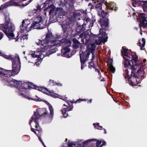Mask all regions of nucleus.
I'll return each instance as SVG.
<instances>
[{"label": "nucleus", "mask_w": 147, "mask_h": 147, "mask_svg": "<svg viewBox=\"0 0 147 147\" xmlns=\"http://www.w3.org/2000/svg\"><path fill=\"white\" fill-rule=\"evenodd\" d=\"M100 24L101 25V29L100 30V34L98 35H94L92 34H89L88 31L83 32L80 35L82 41L83 43L86 45L87 49L84 52L80 53V57L81 63V69H83L85 66L84 63L88 60L90 53L92 54V59L94 58L93 53L95 47V44L99 45L102 42H107L108 37L106 34L105 30L107 29L108 27V20L106 18L105 20H100Z\"/></svg>", "instance_id": "f257e3e1"}, {"label": "nucleus", "mask_w": 147, "mask_h": 147, "mask_svg": "<svg viewBox=\"0 0 147 147\" xmlns=\"http://www.w3.org/2000/svg\"><path fill=\"white\" fill-rule=\"evenodd\" d=\"M12 62V70H7L0 68V77L2 80L7 81L9 84L8 85L14 86L16 87V92L18 94L25 97L29 100L32 98L28 95H25V93L28 89L30 88L29 84L24 82L17 81L13 80L9 76H13L18 74L20 70L21 67L20 58L18 55H16Z\"/></svg>", "instance_id": "f03ea898"}, {"label": "nucleus", "mask_w": 147, "mask_h": 147, "mask_svg": "<svg viewBox=\"0 0 147 147\" xmlns=\"http://www.w3.org/2000/svg\"><path fill=\"white\" fill-rule=\"evenodd\" d=\"M53 37L51 33L48 32L46 35L45 38L42 40H39V42H36L38 45L40 44V47H37L35 51L30 52L28 54L30 57H32V59L36 58L38 60L35 63L37 66L40 64L42 59L45 55L49 56L57 51V49L56 47L53 49L52 48L55 45L60 44V41H54L50 40Z\"/></svg>", "instance_id": "7ed1b4c3"}, {"label": "nucleus", "mask_w": 147, "mask_h": 147, "mask_svg": "<svg viewBox=\"0 0 147 147\" xmlns=\"http://www.w3.org/2000/svg\"><path fill=\"white\" fill-rule=\"evenodd\" d=\"M122 53L124 59V67L129 68L127 70H129V69L131 71H135L138 75L142 77L144 73L145 68L140 61L138 60V57L135 53L129 50L125 47H122Z\"/></svg>", "instance_id": "20e7f679"}, {"label": "nucleus", "mask_w": 147, "mask_h": 147, "mask_svg": "<svg viewBox=\"0 0 147 147\" xmlns=\"http://www.w3.org/2000/svg\"><path fill=\"white\" fill-rule=\"evenodd\" d=\"M33 88L41 91L42 92L54 98H59L65 101L66 103L63 105V106L67 107L64 108L61 110V113L64 118H66L68 116V114L67 113V111H71L73 108L72 104L74 102L72 101L67 100V97L65 96H61L58 94L54 93L52 91L48 90L47 88L44 87H38L36 85H33Z\"/></svg>", "instance_id": "39448f33"}, {"label": "nucleus", "mask_w": 147, "mask_h": 147, "mask_svg": "<svg viewBox=\"0 0 147 147\" xmlns=\"http://www.w3.org/2000/svg\"><path fill=\"white\" fill-rule=\"evenodd\" d=\"M5 19L7 24H0V28L2 30L6 36L9 38V40L15 39L16 40V42L18 41V36H17L16 38L13 32L15 29L14 26L9 23L10 19L8 17H5Z\"/></svg>", "instance_id": "423d86ee"}, {"label": "nucleus", "mask_w": 147, "mask_h": 147, "mask_svg": "<svg viewBox=\"0 0 147 147\" xmlns=\"http://www.w3.org/2000/svg\"><path fill=\"white\" fill-rule=\"evenodd\" d=\"M53 37L50 40H53L54 41H60V44L55 45L54 47H53L52 49L56 47L57 48V46H60L61 45H64L65 46L64 47L61 49V53H62V56L63 57H66L67 58H69L71 57L72 56V55L71 53L69 52L70 51V49L69 48V47L71 45V42L69 40H66L65 39H63L61 40H53Z\"/></svg>", "instance_id": "0eeeda50"}, {"label": "nucleus", "mask_w": 147, "mask_h": 147, "mask_svg": "<svg viewBox=\"0 0 147 147\" xmlns=\"http://www.w3.org/2000/svg\"><path fill=\"white\" fill-rule=\"evenodd\" d=\"M48 112L45 108L39 109L36 111L34 112V115L30 120L29 124L31 127V131L37 135V134L36 132L33 128H32V126L34 127V125H35V127L36 129L37 128L38 125L36 122V120L39 118L40 115L42 116H44Z\"/></svg>", "instance_id": "6e6552de"}, {"label": "nucleus", "mask_w": 147, "mask_h": 147, "mask_svg": "<svg viewBox=\"0 0 147 147\" xmlns=\"http://www.w3.org/2000/svg\"><path fill=\"white\" fill-rule=\"evenodd\" d=\"M144 75L141 77L137 74L136 71H131L129 69V70H126L125 76L126 78H128V81H131L130 84L132 86H134L136 85L144 78Z\"/></svg>", "instance_id": "1a4fd4ad"}, {"label": "nucleus", "mask_w": 147, "mask_h": 147, "mask_svg": "<svg viewBox=\"0 0 147 147\" xmlns=\"http://www.w3.org/2000/svg\"><path fill=\"white\" fill-rule=\"evenodd\" d=\"M88 143L91 144H96V147H102L103 145H105L106 142L103 140L97 141L96 139H91L87 140L83 143V146L87 144Z\"/></svg>", "instance_id": "9d476101"}, {"label": "nucleus", "mask_w": 147, "mask_h": 147, "mask_svg": "<svg viewBox=\"0 0 147 147\" xmlns=\"http://www.w3.org/2000/svg\"><path fill=\"white\" fill-rule=\"evenodd\" d=\"M30 22L28 20H24L22 22V24L20 26V29L22 32L26 33L30 30L29 27Z\"/></svg>", "instance_id": "9b49d317"}, {"label": "nucleus", "mask_w": 147, "mask_h": 147, "mask_svg": "<svg viewBox=\"0 0 147 147\" xmlns=\"http://www.w3.org/2000/svg\"><path fill=\"white\" fill-rule=\"evenodd\" d=\"M55 6L52 4L51 5H48L47 7L46 10L49 9V14L52 16H54L57 14H59V11H60L59 8H57L55 9Z\"/></svg>", "instance_id": "f8f14e48"}, {"label": "nucleus", "mask_w": 147, "mask_h": 147, "mask_svg": "<svg viewBox=\"0 0 147 147\" xmlns=\"http://www.w3.org/2000/svg\"><path fill=\"white\" fill-rule=\"evenodd\" d=\"M29 27L30 30L34 29H42L45 26L44 25L42 26L40 24H39L38 22H36L34 21L32 24L31 26L29 24Z\"/></svg>", "instance_id": "ddd939ff"}, {"label": "nucleus", "mask_w": 147, "mask_h": 147, "mask_svg": "<svg viewBox=\"0 0 147 147\" xmlns=\"http://www.w3.org/2000/svg\"><path fill=\"white\" fill-rule=\"evenodd\" d=\"M105 4L106 5V7L110 10L112 9L116 11L117 9V7L116 6L115 4L113 2H111L108 3L106 1Z\"/></svg>", "instance_id": "4468645a"}, {"label": "nucleus", "mask_w": 147, "mask_h": 147, "mask_svg": "<svg viewBox=\"0 0 147 147\" xmlns=\"http://www.w3.org/2000/svg\"><path fill=\"white\" fill-rule=\"evenodd\" d=\"M3 37V34L0 32V40H1ZM0 56H2L4 58L7 59H13V58L11 55H7L5 54L2 53L0 51Z\"/></svg>", "instance_id": "2eb2a0df"}, {"label": "nucleus", "mask_w": 147, "mask_h": 147, "mask_svg": "<svg viewBox=\"0 0 147 147\" xmlns=\"http://www.w3.org/2000/svg\"><path fill=\"white\" fill-rule=\"evenodd\" d=\"M16 5V4L15 2L13 0H11L1 5L2 7H3L4 9L8 7Z\"/></svg>", "instance_id": "dca6fc26"}, {"label": "nucleus", "mask_w": 147, "mask_h": 147, "mask_svg": "<svg viewBox=\"0 0 147 147\" xmlns=\"http://www.w3.org/2000/svg\"><path fill=\"white\" fill-rule=\"evenodd\" d=\"M141 18L142 25L143 27H145L147 25V20L145 18V15L144 13H141L139 15Z\"/></svg>", "instance_id": "f3484780"}, {"label": "nucleus", "mask_w": 147, "mask_h": 147, "mask_svg": "<svg viewBox=\"0 0 147 147\" xmlns=\"http://www.w3.org/2000/svg\"><path fill=\"white\" fill-rule=\"evenodd\" d=\"M33 20H34V21L36 22H38L39 24H40L42 26L43 25H44L45 26V24L43 23V20H42V17L40 16H36L34 18H32Z\"/></svg>", "instance_id": "a211bd4d"}, {"label": "nucleus", "mask_w": 147, "mask_h": 147, "mask_svg": "<svg viewBox=\"0 0 147 147\" xmlns=\"http://www.w3.org/2000/svg\"><path fill=\"white\" fill-rule=\"evenodd\" d=\"M45 102L49 106V109L50 111V117L52 118L54 115V111L51 105L47 101H45Z\"/></svg>", "instance_id": "6ab92c4d"}, {"label": "nucleus", "mask_w": 147, "mask_h": 147, "mask_svg": "<svg viewBox=\"0 0 147 147\" xmlns=\"http://www.w3.org/2000/svg\"><path fill=\"white\" fill-rule=\"evenodd\" d=\"M41 11V9L39 5H38L37 6V9L31 10L30 13V14L33 15L35 17L36 16V14L40 12Z\"/></svg>", "instance_id": "aec40b11"}, {"label": "nucleus", "mask_w": 147, "mask_h": 147, "mask_svg": "<svg viewBox=\"0 0 147 147\" xmlns=\"http://www.w3.org/2000/svg\"><path fill=\"white\" fill-rule=\"evenodd\" d=\"M138 45H139L140 47L141 50H144V49L142 48L145 45V40L144 38H142L141 40H140L139 41Z\"/></svg>", "instance_id": "412c9836"}, {"label": "nucleus", "mask_w": 147, "mask_h": 147, "mask_svg": "<svg viewBox=\"0 0 147 147\" xmlns=\"http://www.w3.org/2000/svg\"><path fill=\"white\" fill-rule=\"evenodd\" d=\"M97 11L98 16L103 18L108 14L107 12L104 13V11L102 10L101 7L100 8L99 10H97Z\"/></svg>", "instance_id": "4be33fe9"}, {"label": "nucleus", "mask_w": 147, "mask_h": 147, "mask_svg": "<svg viewBox=\"0 0 147 147\" xmlns=\"http://www.w3.org/2000/svg\"><path fill=\"white\" fill-rule=\"evenodd\" d=\"M74 43L73 47L75 49H77L80 44V42L77 39H74L73 40Z\"/></svg>", "instance_id": "5701e85b"}, {"label": "nucleus", "mask_w": 147, "mask_h": 147, "mask_svg": "<svg viewBox=\"0 0 147 147\" xmlns=\"http://www.w3.org/2000/svg\"><path fill=\"white\" fill-rule=\"evenodd\" d=\"M28 35L27 34H22L21 35L20 40L22 42L24 41L25 40H27L28 39L27 37Z\"/></svg>", "instance_id": "b1692460"}, {"label": "nucleus", "mask_w": 147, "mask_h": 147, "mask_svg": "<svg viewBox=\"0 0 147 147\" xmlns=\"http://www.w3.org/2000/svg\"><path fill=\"white\" fill-rule=\"evenodd\" d=\"M105 1H103V2H98V0L97 2L98 3V4L96 5V6H95V7L97 9V10H100V8L101 7L102 8V3H104Z\"/></svg>", "instance_id": "393cba45"}, {"label": "nucleus", "mask_w": 147, "mask_h": 147, "mask_svg": "<svg viewBox=\"0 0 147 147\" xmlns=\"http://www.w3.org/2000/svg\"><path fill=\"white\" fill-rule=\"evenodd\" d=\"M93 125L96 128L98 129L101 130L102 129V127L100 126L98 123H94L93 124Z\"/></svg>", "instance_id": "a878e982"}, {"label": "nucleus", "mask_w": 147, "mask_h": 147, "mask_svg": "<svg viewBox=\"0 0 147 147\" xmlns=\"http://www.w3.org/2000/svg\"><path fill=\"white\" fill-rule=\"evenodd\" d=\"M110 71L113 73H114L115 71V68L112 65H110L109 67Z\"/></svg>", "instance_id": "bb28decb"}, {"label": "nucleus", "mask_w": 147, "mask_h": 147, "mask_svg": "<svg viewBox=\"0 0 147 147\" xmlns=\"http://www.w3.org/2000/svg\"><path fill=\"white\" fill-rule=\"evenodd\" d=\"M68 144L69 147H74V146H76V144L74 142L71 141H69Z\"/></svg>", "instance_id": "cd10ccee"}, {"label": "nucleus", "mask_w": 147, "mask_h": 147, "mask_svg": "<svg viewBox=\"0 0 147 147\" xmlns=\"http://www.w3.org/2000/svg\"><path fill=\"white\" fill-rule=\"evenodd\" d=\"M49 84L51 86H54L56 85V82L53 80H50L49 81Z\"/></svg>", "instance_id": "c85d7f7f"}, {"label": "nucleus", "mask_w": 147, "mask_h": 147, "mask_svg": "<svg viewBox=\"0 0 147 147\" xmlns=\"http://www.w3.org/2000/svg\"><path fill=\"white\" fill-rule=\"evenodd\" d=\"M86 100L85 99H79L78 100L74 101V103H77V102H80L81 101H86Z\"/></svg>", "instance_id": "c756f323"}, {"label": "nucleus", "mask_w": 147, "mask_h": 147, "mask_svg": "<svg viewBox=\"0 0 147 147\" xmlns=\"http://www.w3.org/2000/svg\"><path fill=\"white\" fill-rule=\"evenodd\" d=\"M143 7L144 11L147 10V2L144 4Z\"/></svg>", "instance_id": "7c9ffc66"}, {"label": "nucleus", "mask_w": 147, "mask_h": 147, "mask_svg": "<svg viewBox=\"0 0 147 147\" xmlns=\"http://www.w3.org/2000/svg\"><path fill=\"white\" fill-rule=\"evenodd\" d=\"M89 68H90V69H92V68L94 69L95 67L94 64L92 63H91L89 64Z\"/></svg>", "instance_id": "2f4dec72"}, {"label": "nucleus", "mask_w": 147, "mask_h": 147, "mask_svg": "<svg viewBox=\"0 0 147 147\" xmlns=\"http://www.w3.org/2000/svg\"><path fill=\"white\" fill-rule=\"evenodd\" d=\"M34 100L37 101H42L41 99L38 98L37 96H36L35 98L34 99Z\"/></svg>", "instance_id": "473e14b6"}, {"label": "nucleus", "mask_w": 147, "mask_h": 147, "mask_svg": "<svg viewBox=\"0 0 147 147\" xmlns=\"http://www.w3.org/2000/svg\"><path fill=\"white\" fill-rule=\"evenodd\" d=\"M113 62V60L111 59H110L108 61V64H109V65H112V63Z\"/></svg>", "instance_id": "72a5a7b5"}, {"label": "nucleus", "mask_w": 147, "mask_h": 147, "mask_svg": "<svg viewBox=\"0 0 147 147\" xmlns=\"http://www.w3.org/2000/svg\"><path fill=\"white\" fill-rule=\"evenodd\" d=\"M38 136V139H39V140H40V142L42 143V144L43 145L45 146V147H46V146H45V145L44 143V142H43L42 141V140L40 137V136Z\"/></svg>", "instance_id": "f704fd0d"}, {"label": "nucleus", "mask_w": 147, "mask_h": 147, "mask_svg": "<svg viewBox=\"0 0 147 147\" xmlns=\"http://www.w3.org/2000/svg\"><path fill=\"white\" fill-rule=\"evenodd\" d=\"M52 0H47V1L46 2V4H49L50 2L52 1Z\"/></svg>", "instance_id": "c9c22d12"}, {"label": "nucleus", "mask_w": 147, "mask_h": 147, "mask_svg": "<svg viewBox=\"0 0 147 147\" xmlns=\"http://www.w3.org/2000/svg\"><path fill=\"white\" fill-rule=\"evenodd\" d=\"M82 28V27L81 26H79L78 27V28L76 29L77 32H79V31L78 30V29H81Z\"/></svg>", "instance_id": "e433bc0d"}, {"label": "nucleus", "mask_w": 147, "mask_h": 147, "mask_svg": "<svg viewBox=\"0 0 147 147\" xmlns=\"http://www.w3.org/2000/svg\"><path fill=\"white\" fill-rule=\"evenodd\" d=\"M56 85L59 86H62V84L60 83H56Z\"/></svg>", "instance_id": "4c0bfd02"}, {"label": "nucleus", "mask_w": 147, "mask_h": 147, "mask_svg": "<svg viewBox=\"0 0 147 147\" xmlns=\"http://www.w3.org/2000/svg\"><path fill=\"white\" fill-rule=\"evenodd\" d=\"M94 69H95V71H97V72H98V74H99L100 72H99V71L97 69L95 68H95H94Z\"/></svg>", "instance_id": "58836bf2"}, {"label": "nucleus", "mask_w": 147, "mask_h": 147, "mask_svg": "<svg viewBox=\"0 0 147 147\" xmlns=\"http://www.w3.org/2000/svg\"><path fill=\"white\" fill-rule=\"evenodd\" d=\"M94 69H95V71H97V72H98V74H99L100 72H99V71L97 69L95 68H95H94Z\"/></svg>", "instance_id": "ea45409f"}, {"label": "nucleus", "mask_w": 147, "mask_h": 147, "mask_svg": "<svg viewBox=\"0 0 147 147\" xmlns=\"http://www.w3.org/2000/svg\"><path fill=\"white\" fill-rule=\"evenodd\" d=\"M92 100L90 99V100H88L87 102L88 103H90L92 102Z\"/></svg>", "instance_id": "a19ab883"}, {"label": "nucleus", "mask_w": 147, "mask_h": 147, "mask_svg": "<svg viewBox=\"0 0 147 147\" xmlns=\"http://www.w3.org/2000/svg\"><path fill=\"white\" fill-rule=\"evenodd\" d=\"M3 9V7H2V5H1V6L0 7V11Z\"/></svg>", "instance_id": "79ce46f5"}, {"label": "nucleus", "mask_w": 147, "mask_h": 147, "mask_svg": "<svg viewBox=\"0 0 147 147\" xmlns=\"http://www.w3.org/2000/svg\"><path fill=\"white\" fill-rule=\"evenodd\" d=\"M104 1V0H98V2H103V1Z\"/></svg>", "instance_id": "37998d69"}, {"label": "nucleus", "mask_w": 147, "mask_h": 147, "mask_svg": "<svg viewBox=\"0 0 147 147\" xmlns=\"http://www.w3.org/2000/svg\"><path fill=\"white\" fill-rule=\"evenodd\" d=\"M104 129V134H106V130L105 129Z\"/></svg>", "instance_id": "c03bdc74"}, {"label": "nucleus", "mask_w": 147, "mask_h": 147, "mask_svg": "<svg viewBox=\"0 0 147 147\" xmlns=\"http://www.w3.org/2000/svg\"><path fill=\"white\" fill-rule=\"evenodd\" d=\"M146 61V59H144L143 60V61L144 62H145Z\"/></svg>", "instance_id": "a18cd8bd"}, {"label": "nucleus", "mask_w": 147, "mask_h": 147, "mask_svg": "<svg viewBox=\"0 0 147 147\" xmlns=\"http://www.w3.org/2000/svg\"><path fill=\"white\" fill-rule=\"evenodd\" d=\"M96 2H94V4H93V5H96Z\"/></svg>", "instance_id": "49530a36"}, {"label": "nucleus", "mask_w": 147, "mask_h": 147, "mask_svg": "<svg viewBox=\"0 0 147 147\" xmlns=\"http://www.w3.org/2000/svg\"><path fill=\"white\" fill-rule=\"evenodd\" d=\"M136 13H134L133 14V16H135L136 15Z\"/></svg>", "instance_id": "de8ad7c7"}, {"label": "nucleus", "mask_w": 147, "mask_h": 147, "mask_svg": "<svg viewBox=\"0 0 147 147\" xmlns=\"http://www.w3.org/2000/svg\"><path fill=\"white\" fill-rule=\"evenodd\" d=\"M32 0H30L29 1V3H28V4H29L32 1Z\"/></svg>", "instance_id": "09e8293b"}, {"label": "nucleus", "mask_w": 147, "mask_h": 147, "mask_svg": "<svg viewBox=\"0 0 147 147\" xmlns=\"http://www.w3.org/2000/svg\"><path fill=\"white\" fill-rule=\"evenodd\" d=\"M25 51L24 52H23V53H24V54H25Z\"/></svg>", "instance_id": "8fccbe9b"}, {"label": "nucleus", "mask_w": 147, "mask_h": 147, "mask_svg": "<svg viewBox=\"0 0 147 147\" xmlns=\"http://www.w3.org/2000/svg\"><path fill=\"white\" fill-rule=\"evenodd\" d=\"M66 141H67V139H66Z\"/></svg>", "instance_id": "3c124183"}, {"label": "nucleus", "mask_w": 147, "mask_h": 147, "mask_svg": "<svg viewBox=\"0 0 147 147\" xmlns=\"http://www.w3.org/2000/svg\"><path fill=\"white\" fill-rule=\"evenodd\" d=\"M36 130L38 131V130L37 129H36Z\"/></svg>", "instance_id": "603ef678"}, {"label": "nucleus", "mask_w": 147, "mask_h": 147, "mask_svg": "<svg viewBox=\"0 0 147 147\" xmlns=\"http://www.w3.org/2000/svg\"><path fill=\"white\" fill-rule=\"evenodd\" d=\"M82 146H79V147H81Z\"/></svg>", "instance_id": "864d4df0"}, {"label": "nucleus", "mask_w": 147, "mask_h": 147, "mask_svg": "<svg viewBox=\"0 0 147 147\" xmlns=\"http://www.w3.org/2000/svg\"><path fill=\"white\" fill-rule=\"evenodd\" d=\"M28 4H26V5H27Z\"/></svg>", "instance_id": "5fc2aeb1"}, {"label": "nucleus", "mask_w": 147, "mask_h": 147, "mask_svg": "<svg viewBox=\"0 0 147 147\" xmlns=\"http://www.w3.org/2000/svg\"><path fill=\"white\" fill-rule=\"evenodd\" d=\"M142 32L141 33V34H142Z\"/></svg>", "instance_id": "6e6d98bb"}, {"label": "nucleus", "mask_w": 147, "mask_h": 147, "mask_svg": "<svg viewBox=\"0 0 147 147\" xmlns=\"http://www.w3.org/2000/svg\"><path fill=\"white\" fill-rule=\"evenodd\" d=\"M91 147H94V146H92V147L91 146Z\"/></svg>", "instance_id": "4d7b16f0"}]
</instances>
